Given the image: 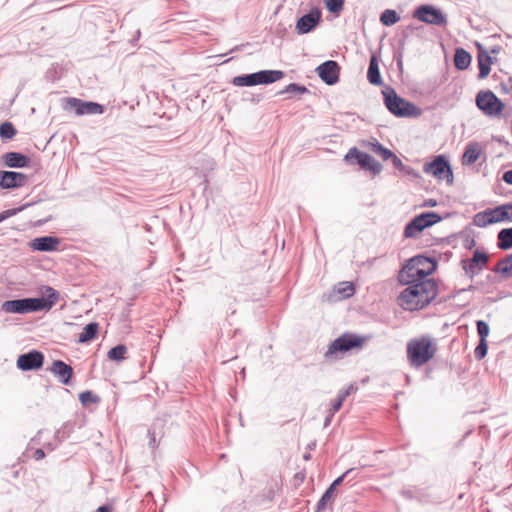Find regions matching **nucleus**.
<instances>
[{"instance_id":"1","label":"nucleus","mask_w":512,"mask_h":512,"mask_svg":"<svg viewBox=\"0 0 512 512\" xmlns=\"http://www.w3.org/2000/svg\"><path fill=\"white\" fill-rule=\"evenodd\" d=\"M398 296V304L408 311L420 310L429 305L438 294L434 280L410 283Z\"/></svg>"},{"instance_id":"2","label":"nucleus","mask_w":512,"mask_h":512,"mask_svg":"<svg viewBox=\"0 0 512 512\" xmlns=\"http://www.w3.org/2000/svg\"><path fill=\"white\" fill-rule=\"evenodd\" d=\"M437 267V261L424 255H417L409 259L399 273V281L403 284L417 283L428 280L426 277L432 274Z\"/></svg>"},{"instance_id":"3","label":"nucleus","mask_w":512,"mask_h":512,"mask_svg":"<svg viewBox=\"0 0 512 512\" xmlns=\"http://www.w3.org/2000/svg\"><path fill=\"white\" fill-rule=\"evenodd\" d=\"M437 352L436 342L428 335L413 338L407 343V358L411 367L419 368L431 360Z\"/></svg>"},{"instance_id":"4","label":"nucleus","mask_w":512,"mask_h":512,"mask_svg":"<svg viewBox=\"0 0 512 512\" xmlns=\"http://www.w3.org/2000/svg\"><path fill=\"white\" fill-rule=\"evenodd\" d=\"M382 94L384 96V104L390 113L397 117H410L418 115L417 107L400 97L391 87H386Z\"/></svg>"},{"instance_id":"5","label":"nucleus","mask_w":512,"mask_h":512,"mask_svg":"<svg viewBox=\"0 0 512 512\" xmlns=\"http://www.w3.org/2000/svg\"><path fill=\"white\" fill-rule=\"evenodd\" d=\"M476 106L489 117H500L505 108L503 101L490 90H481L477 93Z\"/></svg>"},{"instance_id":"6","label":"nucleus","mask_w":512,"mask_h":512,"mask_svg":"<svg viewBox=\"0 0 512 512\" xmlns=\"http://www.w3.org/2000/svg\"><path fill=\"white\" fill-rule=\"evenodd\" d=\"M423 171L438 180H446L448 185L453 184V171L448 159L444 155H437L431 162L425 163Z\"/></svg>"},{"instance_id":"7","label":"nucleus","mask_w":512,"mask_h":512,"mask_svg":"<svg viewBox=\"0 0 512 512\" xmlns=\"http://www.w3.org/2000/svg\"><path fill=\"white\" fill-rule=\"evenodd\" d=\"M363 343V337L352 333H344L329 345L325 357L329 358L337 353H345L354 348H361Z\"/></svg>"},{"instance_id":"8","label":"nucleus","mask_w":512,"mask_h":512,"mask_svg":"<svg viewBox=\"0 0 512 512\" xmlns=\"http://www.w3.org/2000/svg\"><path fill=\"white\" fill-rule=\"evenodd\" d=\"M413 17L426 24L440 27L448 23L447 16L441 9L429 4L418 6L413 12Z\"/></svg>"},{"instance_id":"9","label":"nucleus","mask_w":512,"mask_h":512,"mask_svg":"<svg viewBox=\"0 0 512 512\" xmlns=\"http://www.w3.org/2000/svg\"><path fill=\"white\" fill-rule=\"evenodd\" d=\"M43 297L27 298L28 313L49 311L59 300V292L51 286H44Z\"/></svg>"},{"instance_id":"10","label":"nucleus","mask_w":512,"mask_h":512,"mask_svg":"<svg viewBox=\"0 0 512 512\" xmlns=\"http://www.w3.org/2000/svg\"><path fill=\"white\" fill-rule=\"evenodd\" d=\"M344 159L347 162L355 159L361 168L371 171L374 175L379 174L383 168L380 162L375 160L368 153L362 152L356 147L350 148Z\"/></svg>"},{"instance_id":"11","label":"nucleus","mask_w":512,"mask_h":512,"mask_svg":"<svg viewBox=\"0 0 512 512\" xmlns=\"http://www.w3.org/2000/svg\"><path fill=\"white\" fill-rule=\"evenodd\" d=\"M488 262L489 255L484 251L476 249L471 258L461 260V267L465 274L473 279L487 266Z\"/></svg>"},{"instance_id":"12","label":"nucleus","mask_w":512,"mask_h":512,"mask_svg":"<svg viewBox=\"0 0 512 512\" xmlns=\"http://www.w3.org/2000/svg\"><path fill=\"white\" fill-rule=\"evenodd\" d=\"M321 16V10L313 7L297 20L295 27L297 34L303 35L312 32L320 24Z\"/></svg>"},{"instance_id":"13","label":"nucleus","mask_w":512,"mask_h":512,"mask_svg":"<svg viewBox=\"0 0 512 512\" xmlns=\"http://www.w3.org/2000/svg\"><path fill=\"white\" fill-rule=\"evenodd\" d=\"M67 109L75 111L77 115L102 114L103 106L92 101H83L78 98H67Z\"/></svg>"},{"instance_id":"14","label":"nucleus","mask_w":512,"mask_h":512,"mask_svg":"<svg viewBox=\"0 0 512 512\" xmlns=\"http://www.w3.org/2000/svg\"><path fill=\"white\" fill-rule=\"evenodd\" d=\"M43 362V353L38 350H31L18 356L17 367L22 371H33L40 369Z\"/></svg>"},{"instance_id":"15","label":"nucleus","mask_w":512,"mask_h":512,"mask_svg":"<svg viewBox=\"0 0 512 512\" xmlns=\"http://www.w3.org/2000/svg\"><path fill=\"white\" fill-rule=\"evenodd\" d=\"M320 79L327 85H334L339 81L340 66L334 60H327L316 69Z\"/></svg>"},{"instance_id":"16","label":"nucleus","mask_w":512,"mask_h":512,"mask_svg":"<svg viewBox=\"0 0 512 512\" xmlns=\"http://www.w3.org/2000/svg\"><path fill=\"white\" fill-rule=\"evenodd\" d=\"M28 176L21 172L0 171V188L15 189L24 186Z\"/></svg>"},{"instance_id":"17","label":"nucleus","mask_w":512,"mask_h":512,"mask_svg":"<svg viewBox=\"0 0 512 512\" xmlns=\"http://www.w3.org/2000/svg\"><path fill=\"white\" fill-rule=\"evenodd\" d=\"M48 370L64 385H69L74 375L73 368L62 360H55Z\"/></svg>"},{"instance_id":"18","label":"nucleus","mask_w":512,"mask_h":512,"mask_svg":"<svg viewBox=\"0 0 512 512\" xmlns=\"http://www.w3.org/2000/svg\"><path fill=\"white\" fill-rule=\"evenodd\" d=\"M477 48V61L479 67L478 79L482 80L489 75L491 70V64L493 63V58L489 55V53L485 50V48L482 45L477 44Z\"/></svg>"},{"instance_id":"19","label":"nucleus","mask_w":512,"mask_h":512,"mask_svg":"<svg viewBox=\"0 0 512 512\" xmlns=\"http://www.w3.org/2000/svg\"><path fill=\"white\" fill-rule=\"evenodd\" d=\"M60 240L57 237L53 236H43L39 238H35L30 246L33 250L41 251V252H50L57 249Z\"/></svg>"},{"instance_id":"20","label":"nucleus","mask_w":512,"mask_h":512,"mask_svg":"<svg viewBox=\"0 0 512 512\" xmlns=\"http://www.w3.org/2000/svg\"><path fill=\"white\" fill-rule=\"evenodd\" d=\"M4 164L10 168L28 167L30 158L20 152H8L3 155Z\"/></svg>"},{"instance_id":"21","label":"nucleus","mask_w":512,"mask_h":512,"mask_svg":"<svg viewBox=\"0 0 512 512\" xmlns=\"http://www.w3.org/2000/svg\"><path fill=\"white\" fill-rule=\"evenodd\" d=\"M2 310L6 313L26 314L28 313L27 298L7 300L2 304Z\"/></svg>"},{"instance_id":"22","label":"nucleus","mask_w":512,"mask_h":512,"mask_svg":"<svg viewBox=\"0 0 512 512\" xmlns=\"http://www.w3.org/2000/svg\"><path fill=\"white\" fill-rule=\"evenodd\" d=\"M481 153L482 149L478 142H469L462 156V164H474L480 158Z\"/></svg>"},{"instance_id":"23","label":"nucleus","mask_w":512,"mask_h":512,"mask_svg":"<svg viewBox=\"0 0 512 512\" xmlns=\"http://www.w3.org/2000/svg\"><path fill=\"white\" fill-rule=\"evenodd\" d=\"M367 79L372 85L378 86L383 83L379 70L378 59L375 54H372L370 57L369 67L367 71Z\"/></svg>"},{"instance_id":"24","label":"nucleus","mask_w":512,"mask_h":512,"mask_svg":"<svg viewBox=\"0 0 512 512\" xmlns=\"http://www.w3.org/2000/svg\"><path fill=\"white\" fill-rule=\"evenodd\" d=\"M284 77V72L281 70H261L257 72L258 85L271 84Z\"/></svg>"},{"instance_id":"25","label":"nucleus","mask_w":512,"mask_h":512,"mask_svg":"<svg viewBox=\"0 0 512 512\" xmlns=\"http://www.w3.org/2000/svg\"><path fill=\"white\" fill-rule=\"evenodd\" d=\"M492 271L496 274H500L504 279H508L512 277V257L511 255H507L504 258L500 259L497 264L494 266Z\"/></svg>"},{"instance_id":"26","label":"nucleus","mask_w":512,"mask_h":512,"mask_svg":"<svg viewBox=\"0 0 512 512\" xmlns=\"http://www.w3.org/2000/svg\"><path fill=\"white\" fill-rule=\"evenodd\" d=\"M473 223L477 227H486L487 225L497 223L495 219V213L493 209H487L485 211L475 214Z\"/></svg>"},{"instance_id":"27","label":"nucleus","mask_w":512,"mask_h":512,"mask_svg":"<svg viewBox=\"0 0 512 512\" xmlns=\"http://www.w3.org/2000/svg\"><path fill=\"white\" fill-rule=\"evenodd\" d=\"M472 57L463 48H457L454 55V65L458 70H466L471 64Z\"/></svg>"},{"instance_id":"28","label":"nucleus","mask_w":512,"mask_h":512,"mask_svg":"<svg viewBox=\"0 0 512 512\" xmlns=\"http://www.w3.org/2000/svg\"><path fill=\"white\" fill-rule=\"evenodd\" d=\"M231 83L237 87H251L258 85L257 72L235 76Z\"/></svg>"},{"instance_id":"29","label":"nucleus","mask_w":512,"mask_h":512,"mask_svg":"<svg viewBox=\"0 0 512 512\" xmlns=\"http://www.w3.org/2000/svg\"><path fill=\"white\" fill-rule=\"evenodd\" d=\"M497 246L501 250L512 249V228H504L498 232Z\"/></svg>"},{"instance_id":"30","label":"nucleus","mask_w":512,"mask_h":512,"mask_svg":"<svg viewBox=\"0 0 512 512\" xmlns=\"http://www.w3.org/2000/svg\"><path fill=\"white\" fill-rule=\"evenodd\" d=\"M98 330H99V324L98 323L91 322V323L87 324L83 328V331L80 333L79 338H78V342H80V343L90 342L91 340H93L97 336Z\"/></svg>"},{"instance_id":"31","label":"nucleus","mask_w":512,"mask_h":512,"mask_svg":"<svg viewBox=\"0 0 512 512\" xmlns=\"http://www.w3.org/2000/svg\"><path fill=\"white\" fill-rule=\"evenodd\" d=\"M421 220V218L414 217L406 224L404 229V236L406 238H415L424 230L420 224Z\"/></svg>"},{"instance_id":"32","label":"nucleus","mask_w":512,"mask_h":512,"mask_svg":"<svg viewBox=\"0 0 512 512\" xmlns=\"http://www.w3.org/2000/svg\"><path fill=\"white\" fill-rule=\"evenodd\" d=\"M493 210L497 222L512 221V203L497 206Z\"/></svg>"},{"instance_id":"33","label":"nucleus","mask_w":512,"mask_h":512,"mask_svg":"<svg viewBox=\"0 0 512 512\" xmlns=\"http://www.w3.org/2000/svg\"><path fill=\"white\" fill-rule=\"evenodd\" d=\"M415 217L422 219L420 224L422 225L423 229L430 227L442 220V217L439 214L432 211L423 212Z\"/></svg>"},{"instance_id":"34","label":"nucleus","mask_w":512,"mask_h":512,"mask_svg":"<svg viewBox=\"0 0 512 512\" xmlns=\"http://www.w3.org/2000/svg\"><path fill=\"white\" fill-rule=\"evenodd\" d=\"M334 487H328L322 497L319 499L315 512H323L328 505H332L333 503V494H334Z\"/></svg>"},{"instance_id":"35","label":"nucleus","mask_w":512,"mask_h":512,"mask_svg":"<svg viewBox=\"0 0 512 512\" xmlns=\"http://www.w3.org/2000/svg\"><path fill=\"white\" fill-rule=\"evenodd\" d=\"M369 148L372 152L379 155L383 160H388L390 159L391 156H393V152L388 148L384 147L376 139L369 143Z\"/></svg>"},{"instance_id":"36","label":"nucleus","mask_w":512,"mask_h":512,"mask_svg":"<svg viewBox=\"0 0 512 512\" xmlns=\"http://www.w3.org/2000/svg\"><path fill=\"white\" fill-rule=\"evenodd\" d=\"M335 292L340 296L341 299H347L355 293V288L352 282H340L335 287Z\"/></svg>"},{"instance_id":"37","label":"nucleus","mask_w":512,"mask_h":512,"mask_svg":"<svg viewBox=\"0 0 512 512\" xmlns=\"http://www.w3.org/2000/svg\"><path fill=\"white\" fill-rule=\"evenodd\" d=\"M400 20V16L395 10L386 9L380 16V21L385 26H392Z\"/></svg>"},{"instance_id":"38","label":"nucleus","mask_w":512,"mask_h":512,"mask_svg":"<svg viewBox=\"0 0 512 512\" xmlns=\"http://www.w3.org/2000/svg\"><path fill=\"white\" fill-rule=\"evenodd\" d=\"M127 353V347L123 344L116 345L108 351V358L114 361H121L125 359Z\"/></svg>"},{"instance_id":"39","label":"nucleus","mask_w":512,"mask_h":512,"mask_svg":"<svg viewBox=\"0 0 512 512\" xmlns=\"http://www.w3.org/2000/svg\"><path fill=\"white\" fill-rule=\"evenodd\" d=\"M292 93L306 94V93H309V90L304 85H300L297 83H290L283 90L279 91L277 94L282 95V94H292Z\"/></svg>"},{"instance_id":"40","label":"nucleus","mask_w":512,"mask_h":512,"mask_svg":"<svg viewBox=\"0 0 512 512\" xmlns=\"http://www.w3.org/2000/svg\"><path fill=\"white\" fill-rule=\"evenodd\" d=\"M79 400L82 405L97 404L100 402V397L90 390H86L79 395Z\"/></svg>"},{"instance_id":"41","label":"nucleus","mask_w":512,"mask_h":512,"mask_svg":"<svg viewBox=\"0 0 512 512\" xmlns=\"http://www.w3.org/2000/svg\"><path fill=\"white\" fill-rule=\"evenodd\" d=\"M16 129L11 122L0 124V137L2 139H12L16 135Z\"/></svg>"},{"instance_id":"42","label":"nucleus","mask_w":512,"mask_h":512,"mask_svg":"<svg viewBox=\"0 0 512 512\" xmlns=\"http://www.w3.org/2000/svg\"><path fill=\"white\" fill-rule=\"evenodd\" d=\"M326 8L329 12L338 15L344 7V0H325Z\"/></svg>"},{"instance_id":"43","label":"nucleus","mask_w":512,"mask_h":512,"mask_svg":"<svg viewBox=\"0 0 512 512\" xmlns=\"http://www.w3.org/2000/svg\"><path fill=\"white\" fill-rule=\"evenodd\" d=\"M487 351L488 345L486 340H479V343L474 350V356L477 360H482L487 355Z\"/></svg>"},{"instance_id":"44","label":"nucleus","mask_w":512,"mask_h":512,"mask_svg":"<svg viewBox=\"0 0 512 512\" xmlns=\"http://www.w3.org/2000/svg\"><path fill=\"white\" fill-rule=\"evenodd\" d=\"M476 325L480 340H486L490 332L489 325L483 320H478Z\"/></svg>"},{"instance_id":"45","label":"nucleus","mask_w":512,"mask_h":512,"mask_svg":"<svg viewBox=\"0 0 512 512\" xmlns=\"http://www.w3.org/2000/svg\"><path fill=\"white\" fill-rule=\"evenodd\" d=\"M25 207H26V205H23L18 208H13V209H8L5 211H2L0 213V223L3 222L4 220L16 215L17 213L21 212Z\"/></svg>"},{"instance_id":"46","label":"nucleus","mask_w":512,"mask_h":512,"mask_svg":"<svg viewBox=\"0 0 512 512\" xmlns=\"http://www.w3.org/2000/svg\"><path fill=\"white\" fill-rule=\"evenodd\" d=\"M354 471L353 468L351 469H348L347 471H345L341 476H339L338 478H336L332 484L330 485V487H334V490L336 489L337 486H339L340 484L343 483L344 479L349 476L352 472Z\"/></svg>"},{"instance_id":"47","label":"nucleus","mask_w":512,"mask_h":512,"mask_svg":"<svg viewBox=\"0 0 512 512\" xmlns=\"http://www.w3.org/2000/svg\"><path fill=\"white\" fill-rule=\"evenodd\" d=\"M344 401L345 400L343 399V397H340L338 395L337 399L333 402L332 407H331V409L329 411L333 412V413H336L337 411L340 410V408L342 407Z\"/></svg>"},{"instance_id":"48","label":"nucleus","mask_w":512,"mask_h":512,"mask_svg":"<svg viewBox=\"0 0 512 512\" xmlns=\"http://www.w3.org/2000/svg\"><path fill=\"white\" fill-rule=\"evenodd\" d=\"M392 160L393 166L398 169L399 171H402L404 169L405 164L401 161L400 158H398L394 153L393 156L390 157Z\"/></svg>"},{"instance_id":"49","label":"nucleus","mask_w":512,"mask_h":512,"mask_svg":"<svg viewBox=\"0 0 512 512\" xmlns=\"http://www.w3.org/2000/svg\"><path fill=\"white\" fill-rule=\"evenodd\" d=\"M401 172H403L405 175H410L415 178L420 177L419 173L415 169H413L411 166H408V165H405L404 169Z\"/></svg>"},{"instance_id":"50","label":"nucleus","mask_w":512,"mask_h":512,"mask_svg":"<svg viewBox=\"0 0 512 512\" xmlns=\"http://www.w3.org/2000/svg\"><path fill=\"white\" fill-rule=\"evenodd\" d=\"M476 245V241L474 238L470 237V236H467L464 241H463V247L465 249H469L471 250L473 247H475Z\"/></svg>"},{"instance_id":"51","label":"nucleus","mask_w":512,"mask_h":512,"mask_svg":"<svg viewBox=\"0 0 512 512\" xmlns=\"http://www.w3.org/2000/svg\"><path fill=\"white\" fill-rule=\"evenodd\" d=\"M502 180L509 184V185H512V170H507L503 173V176H502Z\"/></svg>"},{"instance_id":"52","label":"nucleus","mask_w":512,"mask_h":512,"mask_svg":"<svg viewBox=\"0 0 512 512\" xmlns=\"http://www.w3.org/2000/svg\"><path fill=\"white\" fill-rule=\"evenodd\" d=\"M148 435L150 437L149 446L154 448L156 446V438H155V431H154V429H149L148 430Z\"/></svg>"},{"instance_id":"53","label":"nucleus","mask_w":512,"mask_h":512,"mask_svg":"<svg viewBox=\"0 0 512 512\" xmlns=\"http://www.w3.org/2000/svg\"><path fill=\"white\" fill-rule=\"evenodd\" d=\"M33 457L37 461L42 460L45 457V452L39 448L34 452Z\"/></svg>"},{"instance_id":"54","label":"nucleus","mask_w":512,"mask_h":512,"mask_svg":"<svg viewBox=\"0 0 512 512\" xmlns=\"http://www.w3.org/2000/svg\"><path fill=\"white\" fill-rule=\"evenodd\" d=\"M353 390H354L353 385H350L346 390H344L341 393H339V396L343 397V399L345 400L346 397H348Z\"/></svg>"},{"instance_id":"55","label":"nucleus","mask_w":512,"mask_h":512,"mask_svg":"<svg viewBox=\"0 0 512 512\" xmlns=\"http://www.w3.org/2000/svg\"><path fill=\"white\" fill-rule=\"evenodd\" d=\"M437 205V201L435 199H427L424 201V207H435Z\"/></svg>"},{"instance_id":"56","label":"nucleus","mask_w":512,"mask_h":512,"mask_svg":"<svg viewBox=\"0 0 512 512\" xmlns=\"http://www.w3.org/2000/svg\"><path fill=\"white\" fill-rule=\"evenodd\" d=\"M95 512H112V507L110 505H102Z\"/></svg>"},{"instance_id":"57","label":"nucleus","mask_w":512,"mask_h":512,"mask_svg":"<svg viewBox=\"0 0 512 512\" xmlns=\"http://www.w3.org/2000/svg\"><path fill=\"white\" fill-rule=\"evenodd\" d=\"M335 413L333 412H330L328 413V415L325 417V420H324V426L327 427L330 425L331 421H332V418L334 416Z\"/></svg>"},{"instance_id":"58","label":"nucleus","mask_w":512,"mask_h":512,"mask_svg":"<svg viewBox=\"0 0 512 512\" xmlns=\"http://www.w3.org/2000/svg\"><path fill=\"white\" fill-rule=\"evenodd\" d=\"M140 37H141V31H140V29H138V30L136 31V33H135V36H134V37H133V39H132V42H136V41H138V40L140 39Z\"/></svg>"},{"instance_id":"59","label":"nucleus","mask_w":512,"mask_h":512,"mask_svg":"<svg viewBox=\"0 0 512 512\" xmlns=\"http://www.w3.org/2000/svg\"><path fill=\"white\" fill-rule=\"evenodd\" d=\"M500 87H501V90H502L503 92H508V86H507V84L501 83V84H500Z\"/></svg>"},{"instance_id":"60","label":"nucleus","mask_w":512,"mask_h":512,"mask_svg":"<svg viewBox=\"0 0 512 512\" xmlns=\"http://www.w3.org/2000/svg\"><path fill=\"white\" fill-rule=\"evenodd\" d=\"M500 49H501V48H500L499 46H495V47H493V48L491 49V53L496 54V53H498V52L500 51Z\"/></svg>"},{"instance_id":"61","label":"nucleus","mask_w":512,"mask_h":512,"mask_svg":"<svg viewBox=\"0 0 512 512\" xmlns=\"http://www.w3.org/2000/svg\"><path fill=\"white\" fill-rule=\"evenodd\" d=\"M420 267L430 268V265H428L426 262H421V264H419V268Z\"/></svg>"},{"instance_id":"62","label":"nucleus","mask_w":512,"mask_h":512,"mask_svg":"<svg viewBox=\"0 0 512 512\" xmlns=\"http://www.w3.org/2000/svg\"><path fill=\"white\" fill-rule=\"evenodd\" d=\"M309 458H310V455H309V454L304 455V459H305V460H308Z\"/></svg>"},{"instance_id":"63","label":"nucleus","mask_w":512,"mask_h":512,"mask_svg":"<svg viewBox=\"0 0 512 512\" xmlns=\"http://www.w3.org/2000/svg\"><path fill=\"white\" fill-rule=\"evenodd\" d=\"M509 81L512 83V77L509 78Z\"/></svg>"},{"instance_id":"64","label":"nucleus","mask_w":512,"mask_h":512,"mask_svg":"<svg viewBox=\"0 0 512 512\" xmlns=\"http://www.w3.org/2000/svg\"><path fill=\"white\" fill-rule=\"evenodd\" d=\"M510 255H511V257H512V253H511Z\"/></svg>"}]
</instances>
